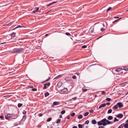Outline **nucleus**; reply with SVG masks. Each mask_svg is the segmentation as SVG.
Instances as JSON below:
<instances>
[{
    "mask_svg": "<svg viewBox=\"0 0 128 128\" xmlns=\"http://www.w3.org/2000/svg\"><path fill=\"white\" fill-rule=\"evenodd\" d=\"M126 122L127 123H128V120H127L126 121Z\"/></svg>",
    "mask_w": 128,
    "mask_h": 128,
    "instance_id": "obj_61",
    "label": "nucleus"
},
{
    "mask_svg": "<svg viewBox=\"0 0 128 128\" xmlns=\"http://www.w3.org/2000/svg\"><path fill=\"white\" fill-rule=\"evenodd\" d=\"M62 76V75H59L58 76H56V77L54 79H57V78L58 79V78H60V77H61Z\"/></svg>",
    "mask_w": 128,
    "mask_h": 128,
    "instance_id": "obj_20",
    "label": "nucleus"
},
{
    "mask_svg": "<svg viewBox=\"0 0 128 128\" xmlns=\"http://www.w3.org/2000/svg\"><path fill=\"white\" fill-rule=\"evenodd\" d=\"M26 113V111H25L24 112H23V114H25Z\"/></svg>",
    "mask_w": 128,
    "mask_h": 128,
    "instance_id": "obj_58",
    "label": "nucleus"
},
{
    "mask_svg": "<svg viewBox=\"0 0 128 128\" xmlns=\"http://www.w3.org/2000/svg\"><path fill=\"white\" fill-rule=\"evenodd\" d=\"M89 122V121L88 120H87L85 122L84 124H88Z\"/></svg>",
    "mask_w": 128,
    "mask_h": 128,
    "instance_id": "obj_32",
    "label": "nucleus"
},
{
    "mask_svg": "<svg viewBox=\"0 0 128 128\" xmlns=\"http://www.w3.org/2000/svg\"><path fill=\"white\" fill-rule=\"evenodd\" d=\"M49 94L48 92H46L44 94V96L45 97H47L49 96Z\"/></svg>",
    "mask_w": 128,
    "mask_h": 128,
    "instance_id": "obj_19",
    "label": "nucleus"
},
{
    "mask_svg": "<svg viewBox=\"0 0 128 128\" xmlns=\"http://www.w3.org/2000/svg\"><path fill=\"white\" fill-rule=\"evenodd\" d=\"M106 100L108 101H110L111 100V99L110 98H106Z\"/></svg>",
    "mask_w": 128,
    "mask_h": 128,
    "instance_id": "obj_39",
    "label": "nucleus"
},
{
    "mask_svg": "<svg viewBox=\"0 0 128 128\" xmlns=\"http://www.w3.org/2000/svg\"><path fill=\"white\" fill-rule=\"evenodd\" d=\"M51 119H52V118H50L47 119V122H49L51 120Z\"/></svg>",
    "mask_w": 128,
    "mask_h": 128,
    "instance_id": "obj_35",
    "label": "nucleus"
},
{
    "mask_svg": "<svg viewBox=\"0 0 128 128\" xmlns=\"http://www.w3.org/2000/svg\"><path fill=\"white\" fill-rule=\"evenodd\" d=\"M82 118V116L81 114H80L79 115L78 117V119H81Z\"/></svg>",
    "mask_w": 128,
    "mask_h": 128,
    "instance_id": "obj_22",
    "label": "nucleus"
},
{
    "mask_svg": "<svg viewBox=\"0 0 128 128\" xmlns=\"http://www.w3.org/2000/svg\"><path fill=\"white\" fill-rule=\"evenodd\" d=\"M36 12H37L36 11V10H34L33 11V12L34 13H35Z\"/></svg>",
    "mask_w": 128,
    "mask_h": 128,
    "instance_id": "obj_54",
    "label": "nucleus"
},
{
    "mask_svg": "<svg viewBox=\"0 0 128 128\" xmlns=\"http://www.w3.org/2000/svg\"><path fill=\"white\" fill-rule=\"evenodd\" d=\"M68 91V89L67 88H65L63 90H62V91L64 92H65Z\"/></svg>",
    "mask_w": 128,
    "mask_h": 128,
    "instance_id": "obj_15",
    "label": "nucleus"
},
{
    "mask_svg": "<svg viewBox=\"0 0 128 128\" xmlns=\"http://www.w3.org/2000/svg\"><path fill=\"white\" fill-rule=\"evenodd\" d=\"M122 69L120 68H116L115 70V71L117 72H120L122 71Z\"/></svg>",
    "mask_w": 128,
    "mask_h": 128,
    "instance_id": "obj_8",
    "label": "nucleus"
},
{
    "mask_svg": "<svg viewBox=\"0 0 128 128\" xmlns=\"http://www.w3.org/2000/svg\"><path fill=\"white\" fill-rule=\"evenodd\" d=\"M26 28V27L24 26H21L20 25H19V26H17L15 28H14L13 29H12V30H14L17 28Z\"/></svg>",
    "mask_w": 128,
    "mask_h": 128,
    "instance_id": "obj_10",
    "label": "nucleus"
},
{
    "mask_svg": "<svg viewBox=\"0 0 128 128\" xmlns=\"http://www.w3.org/2000/svg\"><path fill=\"white\" fill-rule=\"evenodd\" d=\"M90 32L92 33L93 32V31H94V28H90Z\"/></svg>",
    "mask_w": 128,
    "mask_h": 128,
    "instance_id": "obj_26",
    "label": "nucleus"
},
{
    "mask_svg": "<svg viewBox=\"0 0 128 128\" xmlns=\"http://www.w3.org/2000/svg\"><path fill=\"white\" fill-rule=\"evenodd\" d=\"M63 84V83L60 81H59L58 84H57V86L58 87L60 88L61 87Z\"/></svg>",
    "mask_w": 128,
    "mask_h": 128,
    "instance_id": "obj_6",
    "label": "nucleus"
},
{
    "mask_svg": "<svg viewBox=\"0 0 128 128\" xmlns=\"http://www.w3.org/2000/svg\"><path fill=\"white\" fill-rule=\"evenodd\" d=\"M13 22H12L10 23H9L8 24H5V25H4V26H10V25H11L13 23Z\"/></svg>",
    "mask_w": 128,
    "mask_h": 128,
    "instance_id": "obj_9",
    "label": "nucleus"
},
{
    "mask_svg": "<svg viewBox=\"0 0 128 128\" xmlns=\"http://www.w3.org/2000/svg\"><path fill=\"white\" fill-rule=\"evenodd\" d=\"M124 126L125 128H128V124L126 123L125 124H124Z\"/></svg>",
    "mask_w": 128,
    "mask_h": 128,
    "instance_id": "obj_17",
    "label": "nucleus"
},
{
    "mask_svg": "<svg viewBox=\"0 0 128 128\" xmlns=\"http://www.w3.org/2000/svg\"><path fill=\"white\" fill-rule=\"evenodd\" d=\"M87 47V46L86 45H84L83 46H82V48H85Z\"/></svg>",
    "mask_w": 128,
    "mask_h": 128,
    "instance_id": "obj_38",
    "label": "nucleus"
},
{
    "mask_svg": "<svg viewBox=\"0 0 128 128\" xmlns=\"http://www.w3.org/2000/svg\"><path fill=\"white\" fill-rule=\"evenodd\" d=\"M22 105V104L21 103H18V106L19 108L21 107Z\"/></svg>",
    "mask_w": 128,
    "mask_h": 128,
    "instance_id": "obj_25",
    "label": "nucleus"
},
{
    "mask_svg": "<svg viewBox=\"0 0 128 128\" xmlns=\"http://www.w3.org/2000/svg\"><path fill=\"white\" fill-rule=\"evenodd\" d=\"M116 116L117 118H121L123 117V115L122 114H120Z\"/></svg>",
    "mask_w": 128,
    "mask_h": 128,
    "instance_id": "obj_3",
    "label": "nucleus"
},
{
    "mask_svg": "<svg viewBox=\"0 0 128 128\" xmlns=\"http://www.w3.org/2000/svg\"><path fill=\"white\" fill-rule=\"evenodd\" d=\"M121 19V18H119L118 20H115V21H113L112 22L113 23H114L115 22H117L118 20H119V19Z\"/></svg>",
    "mask_w": 128,
    "mask_h": 128,
    "instance_id": "obj_44",
    "label": "nucleus"
},
{
    "mask_svg": "<svg viewBox=\"0 0 128 128\" xmlns=\"http://www.w3.org/2000/svg\"><path fill=\"white\" fill-rule=\"evenodd\" d=\"M106 106V104L105 103H103L102 104H101L100 105V106L98 108H100L102 107H104Z\"/></svg>",
    "mask_w": 128,
    "mask_h": 128,
    "instance_id": "obj_7",
    "label": "nucleus"
},
{
    "mask_svg": "<svg viewBox=\"0 0 128 128\" xmlns=\"http://www.w3.org/2000/svg\"><path fill=\"white\" fill-rule=\"evenodd\" d=\"M5 118L6 119L8 120L9 119L8 117L7 116H5Z\"/></svg>",
    "mask_w": 128,
    "mask_h": 128,
    "instance_id": "obj_42",
    "label": "nucleus"
},
{
    "mask_svg": "<svg viewBox=\"0 0 128 128\" xmlns=\"http://www.w3.org/2000/svg\"><path fill=\"white\" fill-rule=\"evenodd\" d=\"M46 84L47 86H50V82H48L47 83H46V84Z\"/></svg>",
    "mask_w": 128,
    "mask_h": 128,
    "instance_id": "obj_29",
    "label": "nucleus"
},
{
    "mask_svg": "<svg viewBox=\"0 0 128 128\" xmlns=\"http://www.w3.org/2000/svg\"><path fill=\"white\" fill-rule=\"evenodd\" d=\"M106 104V105H110V102H107V103Z\"/></svg>",
    "mask_w": 128,
    "mask_h": 128,
    "instance_id": "obj_52",
    "label": "nucleus"
},
{
    "mask_svg": "<svg viewBox=\"0 0 128 128\" xmlns=\"http://www.w3.org/2000/svg\"><path fill=\"white\" fill-rule=\"evenodd\" d=\"M106 119L104 118L100 121H98L97 123L98 124V126L102 125L104 126H105L106 125Z\"/></svg>",
    "mask_w": 128,
    "mask_h": 128,
    "instance_id": "obj_2",
    "label": "nucleus"
},
{
    "mask_svg": "<svg viewBox=\"0 0 128 128\" xmlns=\"http://www.w3.org/2000/svg\"><path fill=\"white\" fill-rule=\"evenodd\" d=\"M65 112V111L64 110H62L61 112V114H63Z\"/></svg>",
    "mask_w": 128,
    "mask_h": 128,
    "instance_id": "obj_33",
    "label": "nucleus"
},
{
    "mask_svg": "<svg viewBox=\"0 0 128 128\" xmlns=\"http://www.w3.org/2000/svg\"><path fill=\"white\" fill-rule=\"evenodd\" d=\"M104 29L103 28H101V30L102 32L104 31Z\"/></svg>",
    "mask_w": 128,
    "mask_h": 128,
    "instance_id": "obj_50",
    "label": "nucleus"
},
{
    "mask_svg": "<svg viewBox=\"0 0 128 128\" xmlns=\"http://www.w3.org/2000/svg\"><path fill=\"white\" fill-rule=\"evenodd\" d=\"M92 123L93 124H96V122L95 120H93L92 121Z\"/></svg>",
    "mask_w": 128,
    "mask_h": 128,
    "instance_id": "obj_14",
    "label": "nucleus"
},
{
    "mask_svg": "<svg viewBox=\"0 0 128 128\" xmlns=\"http://www.w3.org/2000/svg\"><path fill=\"white\" fill-rule=\"evenodd\" d=\"M77 75H78L79 74V73L78 72H77L76 73Z\"/></svg>",
    "mask_w": 128,
    "mask_h": 128,
    "instance_id": "obj_62",
    "label": "nucleus"
},
{
    "mask_svg": "<svg viewBox=\"0 0 128 128\" xmlns=\"http://www.w3.org/2000/svg\"><path fill=\"white\" fill-rule=\"evenodd\" d=\"M43 114H42L41 113V114H38V116H42L43 115Z\"/></svg>",
    "mask_w": 128,
    "mask_h": 128,
    "instance_id": "obj_45",
    "label": "nucleus"
},
{
    "mask_svg": "<svg viewBox=\"0 0 128 128\" xmlns=\"http://www.w3.org/2000/svg\"><path fill=\"white\" fill-rule=\"evenodd\" d=\"M124 126V124H122L118 128H123Z\"/></svg>",
    "mask_w": 128,
    "mask_h": 128,
    "instance_id": "obj_21",
    "label": "nucleus"
},
{
    "mask_svg": "<svg viewBox=\"0 0 128 128\" xmlns=\"http://www.w3.org/2000/svg\"><path fill=\"white\" fill-rule=\"evenodd\" d=\"M93 110H90V113H91L92 112H93Z\"/></svg>",
    "mask_w": 128,
    "mask_h": 128,
    "instance_id": "obj_55",
    "label": "nucleus"
},
{
    "mask_svg": "<svg viewBox=\"0 0 128 128\" xmlns=\"http://www.w3.org/2000/svg\"><path fill=\"white\" fill-rule=\"evenodd\" d=\"M48 34H46L45 35V36H48Z\"/></svg>",
    "mask_w": 128,
    "mask_h": 128,
    "instance_id": "obj_64",
    "label": "nucleus"
},
{
    "mask_svg": "<svg viewBox=\"0 0 128 128\" xmlns=\"http://www.w3.org/2000/svg\"><path fill=\"white\" fill-rule=\"evenodd\" d=\"M39 8H38L36 9V11L37 12L38 10H39Z\"/></svg>",
    "mask_w": 128,
    "mask_h": 128,
    "instance_id": "obj_57",
    "label": "nucleus"
},
{
    "mask_svg": "<svg viewBox=\"0 0 128 128\" xmlns=\"http://www.w3.org/2000/svg\"><path fill=\"white\" fill-rule=\"evenodd\" d=\"M113 117L111 116H110L108 118V120H111L113 118Z\"/></svg>",
    "mask_w": 128,
    "mask_h": 128,
    "instance_id": "obj_18",
    "label": "nucleus"
},
{
    "mask_svg": "<svg viewBox=\"0 0 128 128\" xmlns=\"http://www.w3.org/2000/svg\"><path fill=\"white\" fill-rule=\"evenodd\" d=\"M72 128H77L76 126H74Z\"/></svg>",
    "mask_w": 128,
    "mask_h": 128,
    "instance_id": "obj_59",
    "label": "nucleus"
},
{
    "mask_svg": "<svg viewBox=\"0 0 128 128\" xmlns=\"http://www.w3.org/2000/svg\"><path fill=\"white\" fill-rule=\"evenodd\" d=\"M66 35H67V36H69V35H70V34L69 33H68V32H66Z\"/></svg>",
    "mask_w": 128,
    "mask_h": 128,
    "instance_id": "obj_47",
    "label": "nucleus"
},
{
    "mask_svg": "<svg viewBox=\"0 0 128 128\" xmlns=\"http://www.w3.org/2000/svg\"><path fill=\"white\" fill-rule=\"evenodd\" d=\"M101 94H102L104 95L106 93V92L104 91H100Z\"/></svg>",
    "mask_w": 128,
    "mask_h": 128,
    "instance_id": "obj_34",
    "label": "nucleus"
},
{
    "mask_svg": "<svg viewBox=\"0 0 128 128\" xmlns=\"http://www.w3.org/2000/svg\"><path fill=\"white\" fill-rule=\"evenodd\" d=\"M118 120L116 118H115L114 121V122H115L116 121H118Z\"/></svg>",
    "mask_w": 128,
    "mask_h": 128,
    "instance_id": "obj_40",
    "label": "nucleus"
},
{
    "mask_svg": "<svg viewBox=\"0 0 128 128\" xmlns=\"http://www.w3.org/2000/svg\"><path fill=\"white\" fill-rule=\"evenodd\" d=\"M26 118V115L24 116L22 118V120L23 121H24Z\"/></svg>",
    "mask_w": 128,
    "mask_h": 128,
    "instance_id": "obj_16",
    "label": "nucleus"
},
{
    "mask_svg": "<svg viewBox=\"0 0 128 128\" xmlns=\"http://www.w3.org/2000/svg\"><path fill=\"white\" fill-rule=\"evenodd\" d=\"M124 70H128V68H127L126 67H124Z\"/></svg>",
    "mask_w": 128,
    "mask_h": 128,
    "instance_id": "obj_48",
    "label": "nucleus"
},
{
    "mask_svg": "<svg viewBox=\"0 0 128 128\" xmlns=\"http://www.w3.org/2000/svg\"><path fill=\"white\" fill-rule=\"evenodd\" d=\"M87 90V89H82V91L83 92H86Z\"/></svg>",
    "mask_w": 128,
    "mask_h": 128,
    "instance_id": "obj_41",
    "label": "nucleus"
},
{
    "mask_svg": "<svg viewBox=\"0 0 128 128\" xmlns=\"http://www.w3.org/2000/svg\"><path fill=\"white\" fill-rule=\"evenodd\" d=\"M7 116L8 117L11 118L12 117V115L10 114H7Z\"/></svg>",
    "mask_w": 128,
    "mask_h": 128,
    "instance_id": "obj_28",
    "label": "nucleus"
},
{
    "mask_svg": "<svg viewBox=\"0 0 128 128\" xmlns=\"http://www.w3.org/2000/svg\"><path fill=\"white\" fill-rule=\"evenodd\" d=\"M49 80V79H47L46 80H45V82L46 81H48Z\"/></svg>",
    "mask_w": 128,
    "mask_h": 128,
    "instance_id": "obj_63",
    "label": "nucleus"
},
{
    "mask_svg": "<svg viewBox=\"0 0 128 128\" xmlns=\"http://www.w3.org/2000/svg\"><path fill=\"white\" fill-rule=\"evenodd\" d=\"M32 90V91H35L37 90V89L36 88H33Z\"/></svg>",
    "mask_w": 128,
    "mask_h": 128,
    "instance_id": "obj_46",
    "label": "nucleus"
},
{
    "mask_svg": "<svg viewBox=\"0 0 128 128\" xmlns=\"http://www.w3.org/2000/svg\"><path fill=\"white\" fill-rule=\"evenodd\" d=\"M89 114V112H86L84 114V116H86L88 114Z\"/></svg>",
    "mask_w": 128,
    "mask_h": 128,
    "instance_id": "obj_27",
    "label": "nucleus"
},
{
    "mask_svg": "<svg viewBox=\"0 0 128 128\" xmlns=\"http://www.w3.org/2000/svg\"><path fill=\"white\" fill-rule=\"evenodd\" d=\"M57 2H52V3H50L49 4H47L46 5V6L48 7V6H50V5H52V4H54L55 3H56Z\"/></svg>",
    "mask_w": 128,
    "mask_h": 128,
    "instance_id": "obj_11",
    "label": "nucleus"
},
{
    "mask_svg": "<svg viewBox=\"0 0 128 128\" xmlns=\"http://www.w3.org/2000/svg\"><path fill=\"white\" fill-rule=\"evenodd\" d=\"M112 9L111 7H109L106 10L107 12H108L110 10Z\"/></svg>",
    "mask_w": 128,
    "mask_h": 128,
    "instance_id": "obj_37",
    "label": "nucleus"
},
{
    "mask_svg": "<svg viewBox=\"0 0 128 128\" xmlns=\"http://www.w3.org/2000/svg\"><path fill=\"white\" fill-rule=\"evenodd\" d=\"M60 118H62V115H60Z\"/></svg>",
    "mask_w": 128,
    "mask_h": 128,
    "instance_id": "obj_60",
    "label": "nucleus"
},
{
    "mask_svg": "<svg viewBox=\"0 0 128 128\" xmlns=\"http://www.w3.org/2000/svg\"><path fill=\"white\" fill-rule=\"evenodd\" d=\"M29 87L30 88H33V86H32V85H30V86H29Z\"/></svg>",
    "mask_w": 128,
    "mask_h": 128,
    "instance_id": "obj_53",
    "label": "nucleus"
},
{
    "mask_svg": "<svg viewBox=\"0 0 128 128\" xmlns=\"http://www.w3.org/2000/svg\"><path fill=\"white\" fill-rule=\"evenodd\" d=\"M76 77L74 75L72 76V78L74 79H76Z\"/></svg>",
    "mask_w": 128,
    "mask_h": 128,
    "instance_id": "obj_43",
    "label": "nucleus"
},
{
    "mask_svg": "<svg viewBox=\"0 0 128 128\" xmlns=\"http://www.w3.org/2000/svg\"><path fill=\"white\" fill-rule=\"evenodd\" d=\"M112 110L111 109L108 110V114H110L112 112Z\"/></svg>",
    "mask_w": 128,
    "mask_h": 128,
    "instance_id": "obj_24",
    "label": "nucleus"
},
{
    "mask_svg": "<svg viewBox=\"0 0 128 128\" xmlns=\"http://www.w3.org/2000/svg\"><path fill=\"white\" fill-rule=\"evenodd\" d=\"M25 50L24 48H15L11 52L12 53H20L23 52Z\"/></svg>",
    "mask_w": 128,
    "mask_h": 128,
    "instance_id": "obj_1",
    "label": "nucleus"
},
{
    "mask_svg": "<svg viewBox=\"0 0 128 128\" xmlns=\"http://www.w3.org/2000/svg\"><path fill=\"white\" fill-rule=\"evenodd\" d=\"M104 127L103 126H99L98 127V128H104Z\"/></svg>",
    "mask_w": 128,
    "mask_h": 128,
    "instance_id": "obj_51",
    "label": "nucleus"
},
{
    "mask_svg": "<svg viewBox=\"0 0 128 128\" xmlns=\"http://www.w3.org/2000/svg\"><path fill=\"white\" fill-rule=\"evenodd\" d=\"M117 104L119 108H120L123 106L124 105L122 102H118L117 103Z\"/></svg>",
    "mask_w": 128,
    "mask_h": 128,
    "instance_id": "obj_4",
    "label": "nucleus"
},
{
    "mask_svg": "<svg viewBox=\"0 0 128 128\" xmlns=\"http://www.w3.org/2000/svg\"><path fill=\"white\" fill-rule=\"evenodd\" d=\"M78 127L79 128H82V125L80 124H78Z\"/></svg>",
    "mask_w": 128,
    "mask_h": 128,
    "instance_id": "obj_31",
    "label": "nucleus"
},
{
    "mask_svg": "<svg viewBox=\"0 0 128 128\" xmlns=\"http://www.w3.org/2000/svg\"><path fill=\"white\" fill-rule=\"evenodd\" d=\"M118 108V106L117 104L116 105H115L114 106L112 107V108L113 109H117Z\"/></svg>",
    "mask_w": 128,
    "mask_h": 128,
    "instance_id": "obj_13",
    "label": "nucleus"
},
{
    "mask_svg": "<svg viewBox=\"0 0 128 128\" xmlns=\"http://www.w3.org/2000/svg\"><path fill=\"white\" fill-rule=\"evenodd\" d=\"M47 86L46 84H44V87L43 88V89L44 90L46 89L47 88Z\"/></svg>",
    "mask_w": 128,
    "mask_h": 128,
    "instance_id": "obj_36",
    "label": "nucleus"
},
{
    "mask_svg": "<svg viewBox=\"0 0 128 128\" xmlns=\"http://www.w3.org/2000/svg\"><path fill=\"white\" fill-rule=\"evenodd\" d=\"M106 122L107 123V124H110L111 123V122L110 121L108 120H106Z\"/></svg>",
    "mask_w": 128,
    "mask_h": 128,
    "instance_id": "obj_23",
    "label": "nucleus"
},
{
    "mask_svg": "<svg viewBox=\"0 0 128 128\" xmlns=\"http://www.w3.org/2000/svg\"><path fill=\"white\" fill-rule=\"evenodd\" d=\"M60 120H61L60 119H58L56 122V123H59L60 122Z\"/></svg>",
    "mask_w": 128,
    "mask_h": 128,
    "instance_id": "obj_30",
    "label": "nucleus"
},
{
    "mask_svg": "<svg viewBox=\"0 0 128 128\" xmlns=\"http://www.w3.org/2000/svg\"><path fill=\"white\" fill-rule=\"evenodd\" d=\"M4 118V116H0V118L2 120L3 119V118Z\"/></svg>",
    "mask_w": 128,
    "mask_h": 128,
    "instance_id": "obj_49",
    "label": "nucleus"
},
{
    "mask_svg": "<svg viewBox=\"0 0 128 128\" xmlns=\"http://www.w3.org/2000/svg\"><path fill=\"white\" fill-rule=\"evenodd\" d=\"M75 115V113L74 112H72V116H74Z\"/></svg>",
    "mask_w": 128,
    "mask_h": 128,
    "instance_id": "obj_56",
    "label": "nucleus"
},
{
    "mask_svg": "<svg viewBox=\"0 0 128 128\" xmlns=\"http://www.w3.org/2000/svg\"><path fill=\"white\" fill-rule=\"evenodd\" d=\"M16 36V33L15 32H12L11 35V38H14Z\"/></svg>",
    "mask_w": 128,
    "mask_h": 128,
    "instance_id": "obj_12",
    "label": "nucleus"
},
{
    "mask_svg": "<svg viewBox=\"0 0 128 128\" xmlns=\"http://www.w3.org/2000/svg\"><path fill=\"white\" fill-rule=\"evenodd\" d=\"M60 104L59 102H54L52 105V107H53L54 105H56L59 104Z\"/></svg>",
    "mask_w": 128,
    "mask_h": 128,
    "instance_id": "obj_5",
    "label": "nucleus"
}]
</instances>
